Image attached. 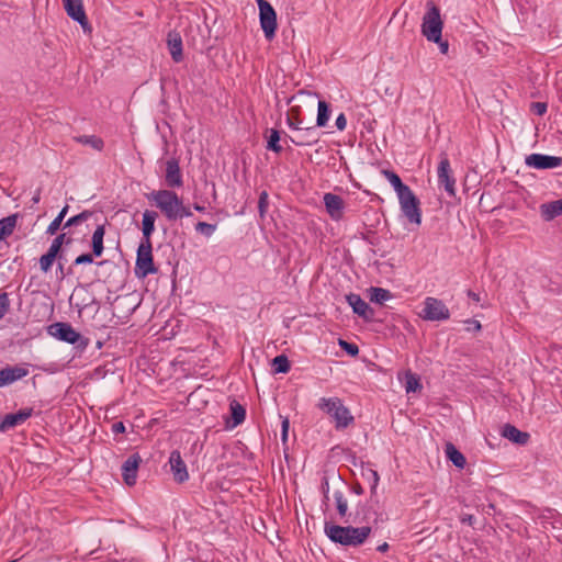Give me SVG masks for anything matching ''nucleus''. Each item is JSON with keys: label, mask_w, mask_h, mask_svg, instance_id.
<instances>
[{"label": "nucleus", "mask_w": 562, "mask_h": 562, "mask_svg": "<svg viewBox=\"0 0 562 562\" xmlns=\"http://www.w3.org/2000/svg\"><path fill=\"white\" fill-rule=\"evenodd\" d=\"M420 316L425 321L440 322L449 319L450 312L441 300L428 296L424 301V307Z\"/></svg>", "instance_id": "7"}, {"label": "nucleus", "mask_w": 562, "mask_h": 562, "mask_svg": "<svg viewBox=\"0 0 562 562\" xmlns=\"http://www.w3.org/2000/svg\"><path fill=\"white\" fill-rule=\"evenodd\" d=\"M445 453L446 457H463V454L451 442L446 443Z\"/></svg>", "instance_id": "46"}, {"label": "nucleus", "mask_w": 562, "mask_h": 562, "mask_svg": "<svg viewBox=\"0 0 562 562\" xmlns=\"http://www.w3.org/2000/svg\"><path fill=\"white\" fill-rule=\"evenodd\" d=\"M381 173L385 177V179L389 180V182L392 184V187L394 188L397 196L400 195H403V193L407 192L411 190V188L406 184H404L401 180V178L398 177V175H396L394 171L392 170H389V169H383L381 171Z\"/></svg>", "instance_id": "27"}, {"label": "nucleus", "mask_w": 562, "mask_h": 562, "mask_svg": "<svg viewBox=\"0 0 562 562\" xmlns=\"http://www.w3.org/2000/svg\"><path fill=\"white\" fill-rule=\"evenodd\" d=\"M93 257H95L93 254H82L75 259L74 265L79 266L92 263Z\"/></svg>", "instance_id": "44"}, {"label": "nucleus", "mask_w": 562, "mask_h": 562, "mask_svg": "<svg viewBox=\"0 0 562 562\" xmlns=\"http://www.w3.org/2000/svg\"><path fill=\"white\" fill-rule=\"evenodd\" d=\"M450 461L459 469H463L467 465V459H450Z\"/></svg>", "instance_id": "54"}, {"label": "nucleus", "mask_w": 562, "mask_h": 562, "mask_svg": "<svg viewBox=\"0 0 562 562\" xmlns=\"http://www.w3.org/2000/svg\"><path fill=\"white\" fill-rule=\"evenodd\" d=\"M10 308L9 294L7 292L0 293V319L4 317Z\"/></svg>", "instance_id": "42"}, {"label": "nucleus", "mask_w": 562, "mask_h": 562, "mask_svg": "<svg viewBox=\"0 0 562 562\" xmlns=\"http://www.w3.org/2000/svg\"><path fill=\"white\" fill-rule=\"evenodd\" d=\"M376 550L382 553L386 552L389 550V543L383 542L382 544L378 546Z\"/></svg>", "instance_id": "58"}, {"label": "nucleus", "mask_w": 562, "mask_h": 562, "mask_svg": "<svg viewBox=\"0 0 562 562\" xmlns=\"http://www.w3.org/2000/svg\"><path fill=\"white\" fill-rule=\"evenodd\" d=\"M259 8L260 26L267 40H272L277 30V13L267 0H257Z\"/></svg>", "instance_id": "6"}, {"label": "nucleus", "mask_w": 562, "mask_h": 562, "mask_svg": "<svg viewBox=\"0 0 562 562\" xmlns=\"http://www.w3.org/2000/svg\"><path fill=\"white\" fill-rule=\"evenodd\" d=\"M68 209H69L68 205L63 207V210L59 212V214L48 225V227L46 229V234L55 235L57 233V231L59 229V227L68 212Z\"/></svg>", "instance_id": "33"}, {"label": "nucleus", "mask_w": 562, "mask_h": 562, "mask_svg": "<svg viewBox=\"0 0 562 562\" xmlns=\"http://www.w3.org/2000/svg\"><path fill=\"white\" fill-rule=\"evenodd\" d=\"M348 304L352 307V311L358 316L366 321H372L374 318L373 308L361 299L359 294L350 293L346 296Z\"/></svg>", "instance_id": "13"}, {"label": "nucleus", "mask_w": 562, "mask_h": 562, "mask_svg": "<svg viewBox=\"0 0 562 562\" xmlns=\"http://www.w3.org/2000/svg\"><path fill=\"white\" fill-rule=\"evenodd\" d=\"M158 214L155 211H148L146 210L143 213V221H142V232H143V238L142 241H150V236L155 231V221L157 218Z\"/></svg>", "instance_id": "22"}, {"label": "nucleus", "mask_w": 562, "mask_h": 562, "mask_svg": "<svg viewBox=\"0 0 562 562\" xmlns=\"http://www.w3.org/2000/svg\"><path fill=\"white\" fill-rule=\"evenodd\" d=\"M67 14L78 22L85 32H91V25L86 15L82 0H63Z\"/></svg>", "instance_id": "10"}, {"label": "nucleus", "mask_w": 562, "mask_h": 562, "mask_svg": "<svg viewBox=\"0 0 562 562\" xmlns=\"http://www.w3.org/2000/svg\"><path fill=\"white\" fill-rule=\"evenodd\" d=\"M371 475H372V479H373V483L371 485V488L374 490L378 485V482H379V475L376 473V471H371Z\"/></svg>", "instance_id": "56"}, {"label": "nucleus", "mask_w": 562, "mask_h": 562, "mask_svg": "<svg viewBox=\"0 0 562 562\" xmlns=\"http://www.w3.org/2000/svg\"><path fill=\"white\" fill-rule=\"evenodd\" d=\"M50 334L68 344H76L80 338V334L67 323H56L52 325Z\"/></svg>", "instance_id": "15"}, {"label": "nucleus", "mask_w": 562, "mask_h": 562, "mask_svg": "<svg viewBox=\"0 0 562 562\" xmlns=\"http://www.w3.org/2000/svg\"><path fill=\"white\" fill-rule=\"evenodd\" d=\"M231 414H232V424L228 425L231 428H234L241 424L246 417L245 408L236 401L231 403Z\"/></svg>", "instance_id": "29"}, {"label": "nucleus", "mask_w": 562, "mask_h": 562, "mask_svg": "<svg viewBox=\"0 0 562 562\" xmlns=\"http://www.w3.org/2000/svg\"><path fill=\"white\" fill-rule=\"evenodd\" d=\"M318 408L334 419L336 429H345L355 420L349 408H347L338 397H322L318 403Z\"/></svg>", "instance_id": "2"}, {"label": "nucleus", "mask_w": 562, "mask_h": 562, "mask_svg": "<svg viewBox=\"0 0 562 562\" xmlns=\"http://www.w3.org/2000/svg\"><path fill=\"white\" fill-rule=\"evenodd\" d=\"M535 108H536V111L539 115H542L546 113L547 111V104L546 103H541V102H537L535 103Z\"/></svg>", "instance_id": "52"}, {"label": "nucleus", "mask_w": 562, "mask_h": 562, "mask_svg": "<svg viewBox=\"0 0 562 562\" xmlns=\"http://www.w3.org/2000/svg\"><path fill=\"white\" fill-rule=\"evenodd\" d=\"M19 214H11L0 220V241L11 236L16 227Z\"/></svg>", "instance_id": "26"}, {"label": "nucleus", "mask_w": 562, "mask_h": 562, "mask_svg": "<svg viewBox=\"0 0 562 562\" xmlns=\"http://www.w3.org/2000/svg\"><path fill=\"white\" fill-rule=\"evenodd\" d=\"M338 344L342 350H345L348 355L352 357L359 353V347L356 344L348 342L344 339H339Z\"/></svg>", "instance_id": "41"}, {"label": "nucleus", "mask_w": 562, "mask_h": 562, "mask_svg": "<svg viewBox=\"0 0 562 562\" xmlns=\"http://www.w3.org/2000/svg\"><path fill=\"white\" fill-rule=\"evenodd\" d=\"M540 213L546 221H551L562 215V199L541 204Z\"/></svg>", "instance_id": "24"}, {"label": "nucleus", "mask_w": 562, "mask_h": 562, "mask_svg": "<svg viewBox=\"0 0 562 562\" xmlns=\"http://www.w3.org/2000/svg\"><path fill=\"white\" fill-rule=\"evenodd\" d=\"M335 125L336 127L339 130V131H344L347 126V119L345 116L344 113H340L337 119H336V122H335Z\"/></svg>", "instance_id": "47"}, {"label": "nucleus", "mask_w": 562, "mask_h": 562, "mask_svg": "<svg viewBox=\"0 0 562 562\" xmlns=\"http://www.w3.org/2000/svg\"><path fill=\"white\" fill-rule=\"evenodd\" d=\"M268 206V193L266 191H262L259 195L258 201V209L261 215H263L267 211Z\"/></svg>", "instance_id": "45"}, {"label": "nucleus", "mask_w": 562, "mask_h": 562, "mask_svg": "<svg viewBox=\"0 0 562 562\" xmlns=\"http://www.w3.org/2000/svg\"><path fill=\"white\" fill-rule=\"evenodd\" d=\"M467 294L474 302H476V303L480 302V295L477 293L473 292L472 290H468Z\"/></svg>", "instance_id": "55"}, {"label": "nucleus", "mask_w": 562, "mask_h": 562, "mask_svg": "<svg viewBox=\"0 0 562 562\" xmlns=\"http://www.w3.org/2000/svg\"><path fill=\"white\" fill-rule=\"evenodd\" d=\"M194 210L198 211V212H204L205 207L200 205V204H194Z\"/></svg>", "instance_id": "59"}, {"label": "nucleus", "mask_w": 562, "mask_h": 562, "mask_svg": "<svg viewBox=\"0 0 562 562\" xmlns=\"http://www.w3.org/2000/svg\"><path fill=\"white\" fill-rule=\"evenodd\" d=\"M296 132H297L296 136L289 137L290 140L296 146H301V147L313 146L319 140L318 135L316 134L315 127H313V126L303 127V131H296Z\"/></svg>", "instance_id": "18"}, {"label": "nucleus", "mask_w": 562, "mask_h": 562, "mask_svg": "<svg viewBox=\"0 0 562 562\" xmlns=\"http://www.w3.org/2000/svg\"><path fill=\"white\" fill-rule=\"evenodd\" d=\"M525 164L535 169H554L562 166V158L543 154H531L526 157Z\"/></svg>", "instance_id": "11"}, {"label": "nucleus", "mask_w": 562, "mask_h": 562, "mask_svg": "<svg viewBox=\"0 0 562 562\" xmlns=\"http://www.w3.org/2000/svg\"><path fill=\"white\" fill-rule=\"evenodd\" d=\"M40 201H41V189H37V190L35 191V194H34V195H33V198H32V202H33L34 204H37Z\"/></svg>", "instance_id": "57"}, {"label": "nucleus", "mask_w": 562, "mask_h": 562, "mask_svg": "<svg viewBox=\"0 0 562 562\" xmlns=\"http://www.w3.org/2000/svg\"><path fill=\"white\" fill-rule=\"evenodd\" d=\"M195 231L200 234L205 235L206 237H210L214 234L216 231L215 224H209L206 222H198L195 225Z\"/></svg>", "instance_id": "40"}, {"label": "nucleus", "mask_w": 562, "mask_h": 562, "mask_svg": "<svg viewBox=\"0 0 562 562\" xmlns=\"http://www.w3.org/2000/svg\"><path fill=\"white\" fill-rule=\"evenodd\" d=\"M323 199L329 216L335 221H339L344 215L345 203L342 198L334 193H325Z\"/></svg>", "instance_id": "14"}, {"label": "nucleus", "mask_w": 562, "mask_h": 562, "mask_svg": "<svg viewBox=\"0 0 562 562\" xmlns=\"http://www.w3.org/2000/svg\"><path fill=\"white\" fill-rule=\"evenodd\" d=\"M170 457H171V458L180 457V452H179L178 450H173V451L170 453Z\"/></svg>", "instance_id": "61"}, {"label": "nucleus", "mask_w": 562, "mask_h": 562, "mask_svg": "<svg viewBox=\"0 0 562 562\" xmlns=\"http://www.w3.org/2000/svg\"><path fill=\"white\" fill-rule=\"evenodd\" d=\"M178 213H179L178 220H181L183 217L192 216L191 210L183 204V201L181 202V204L179 206V212Z\"/></svg>", "instance_id": "48"}, {"label": "nucleus", "mask_w": 562, "mask_h": 562, "mask_svg": "<svg viewBox=\"0 0 562 562\" xmlns=\"http://www.w3.org/2000/svg\"><path fill=\"white\" fill-rule=\"evenodd\" d=\"M370 301L376 304H383L384 302L393 297L392 293L383 288H370L369 289Z\"/></svg>", "instance_id": "28"}, {"label": "nucleus", "mask_w": 562, "mask_h": 562, "mask_svg": "<svg viewBox=\"0 0 562 562\" xmlns=\"http://www.w3.org/2000/svg\"><path fill=\"white\" fill-rule=\"evenodd\" d=\"M474 521H475V518L473 515L467 514L461 517V522H463V524H468V525L472 526L474 524Z\"/></svg>", "instance_id": "53"}, {"label": "nucleus", "mask_w": 562, "mask_h": 562, "mask_svg": "<svg viewBox=\"0 0 562 562\" xmlns=\"http://www.w3.org/2000/svg\"><path fill=\"white\" fill-rule=\"evenodd\" d=\"M325 533L333 542L347 547H358L368 539L371 533V528L368 526L342 527L326 524Z\"/></svg>", "instance_id": "1"}, {"label": "nucleus", "mask_w": 562, "mask_h": 562, "mask_svg": "<svg viewBox=\"0 0 562 562\" xmlns=\"http://www.w3.org/2000/svg\"><path fill=\"white\" fill-rule=\"evenodd\" d=\"M111 430L114 435L123 434L125 431V425L123 422H116L112 425Z\"/></svg>", "instance_id": "49"}, {"label": "nucleus", "mask_w": 562, "mask_h": 562, "mask_svg": "<svg viewBox=\"0 0 562 562\" xmlns=\"http://www.w3.org/2000/svg\"><path fill=\"white\" fill-rule=\"evenodd\" d=\"M291 112H292V114H289L288 117H286L288 126L292 131H303V127L301 126L302 125V120L299 116L300 108L299 106L297 108H292Z\"/></svg>", "instance_id": "35"}, {"label": "nucleus", "mask_w": 562, "mask_h": 562, "mask_svg": "<svg viewBox=\"0 0 562 562\" xmlns=\"http://www.w3.org/2000/svg\"><path fill=\"white\" fill-rule=\"evenodd\" d=\"M150 199L168 221L178 220L182 199L175 191L168 189L153 191Z\"/></svg>", "instance_id": "4"}, {"label": "nucleus", "mask_w": 562, "mask_h": 562, "mask_svg": "<svg viewBox=\"0 0 562 562\" xmlns=\"http://www.w3.org/2000/svg\"><path fill=\"white\" fill-rule=\"evenodd\" d=\"M472 323H473V327H475L476 330L481 329V324L479 321H472Z\"/></svg>", "instance_id": "60"}, {"label": "nucleus", "mask_w": 562, "mask_h": 562, "mask_svg": "<svg viewBox=\"0 0 562 562\" xmlns=\"http://www.w3.org/2000/svg\"><path fill=\"white\" fill-rule=\"evenodd\" d=\"M334 498L336 502V508L340 517H345L348 512V502L344 493L339 490L334 492Z\"/></svg>", "instance_id": "36"}, {"label": "nucleus", "mask_w": 562, "mask_h": 562, "mask_svg": "<svg viewBox=\"0 0 562 562\" xmlns=\"http://www.w3.org/2000/svg\"><path fill=\"white\" fill-rule=\"evenodd\" d=\"M91 215H92V212L83 211V212L70 217L69 220H67V222L64 225V228L78 225L81 222L87 221Z\"/></svg>", "instance_id": "39"}, {"label": "nucleus", "mask_w": 562, "mask_h": 562, "mask_svg": "<svg viewBox=\"0 0 562 562\" xmlns=\"http://www.w3.org/2000/svg\"><path fill=\"white\" fill-rule=\"evenodd\" d=\"M33 414V408H23L16 413L8 414L3 417L0 423V430L7 431L9 429L14 428L18 425L23 424L27 418H30Z\"/></svg>", "instance_id": "16"}, {"label": "nucleus", "mask_w": 562, "mask_h": 562, "mask_svg": "<svg viewBox=\"0 0 562 562\" xmlns=\"http://www.w3.org/2000/svg\"><path fill=\"white\" fill-rule=\"evenodd\" d=\"M105 235V225L100 224L97 226L92 234L91 238V246H92V254L95 257H100L103 254L104 245H103V238Z\"/></svg>", "instance_id": "25"}, {"label": "nucleus", "mask_w": 562, "mask_h": 562, "mask_svg": "<svg viewBox=\"0 0 562 562\" xmlns=\"http://www.w3.org/2000/svg\"><path fill=\"white\" fill-rule=\"evenodd\" d=\"M436 44H438V47H439V50L441 54H448L449 52V43L448 41H443L442 40V35L440 36V41L439 42H435Z\"/></svg>", "instance_id": "50"}, {"label": "nucleus", "mask_w": 562, "mask_h": 562, "mask_svg": "<svg viewBox=\"0 0 562 562\" xmlns=\"http://www.w3.org/2000/svg\"><path fill=\"white\" fill-rule=\"evenodd\" d=\"M29 374L23 367H7L0 370V387L9 385Z\"/></svg>", "instance_id": "19"}, {"label": "nucleus", "mask_w": 562, "mask_h": 562, "mask_svg": "<svg viewBox=\"0 0 562 562\" xmlns=\"http://www.w3.org/2000/svg\"><path fill=\"white\" fill-rule=\"evenodd\" d=\"M329 116H330L329 104L324 100L318 101L316 125L319 127L325 126L329 120Z\"/></svg>", "instance_id": "31"}, {"label": "nucleus", "mask_w": 562, "mask_h": 562, "mask_svg": "<svg viewBox=\"0 0 562 562\" xmlns=\"http://www.w3.org/2000/svg\"><path fill=\"white\" fill-rule=\"evenodd\" d=\"M272 363L276 373H286L290 370V361L284 355L277 356Z\"/></svg>", "instance_id": "37"}, {"label": "nucleus", "mask_w": 562, "mask_h": 562, "mask_svg": "<svg viewBox=\"0 0 562 562\" xmlns=\"http://www.w3.org/2000/svg\"><path fill=\"white\" fill-rule=\"evenodd\" d=\"M140 461L142 459H126L122 464V476L126 485H135Z\"/></svg>", "instance_id": "20"}, {"label": "nucleus", "mask_w": 562, "mask_h": 562, "mask_svg": "<svg viewBox=\"0 0 562 562\" xmlns=\"http://www.w3.org/2000/svg\"><path fill=\"white\" fill-rule=\"evenodd\" d=\"M401 205V211L408 220V222L420 225L422 223V212L419 207V200L414 194L412 190L403 193V195L397 196Z\"/></svg>", "instance_id": "8"}, {"label": "nucleus", "mask_w": 562, "mask_h": 562, "mask_svg": "<svg viewBox=\"0 0 562 562\" xmlns=\"http://www.w3.org/2000/svg\"><path fill=\"white\" fill-rule=\"evenodd\" d=\"M451 166L450 161L448 159V156L446 154L440 155V161L438 165L437 176H438V183L440 186L445 187L446 192L450 196L456 195V180L452 177Z\"/></svg>", "instance_id": "9"}, {"label": "nucleus", "mask_w": 562, "mask_h": 562, "mask_svg": "<svg viewBox=\"0 0 562 562\" xmlns=\"http://www.w3.org/2000/svg\"><path fill=\"white\" fill-rule=\"evenodd\" d=\"M288 430H289V419L285 418L282 420V439L285 441L288 437Z\"/></svg>", "instance_id": "51"}, {"label": "nucleus", "mask_w": 562, "mask_h": 562, "mask_svg": "<svg viewBox=\"0 0 562 562\" xmlns=\"http://www.w3.org/2000/svg\"><path fill=\"white\" fill-rule=\"evenodd\" d=\"M165 183L168 188H181L183 186L182 172L176 158L166 161Z\"/></svg>", "instance_id": "12"}, {"label": "nucleus", "mask_w": 562, "mask_h": 562, "mask_svg": "<svg viewBox=\"0 0 562 562\" xmlns=\"http://www.w3.org/2000/svg\"><path fill=\"white\" fill-rule=\"evenodd\" d=\"M426 9L420 25L422 34L429 42H439L443 29L440 9L432 1L426 3Z\"/></svg>", "instance_id": "3"}, {"label": "nucleus", "mask_w": 562, "mask_h": 562, "mask_svg": "<svg viewBox=\"0 0 562 562\" xmlns=\"http://www.w3.org/2000/svg\"><path fill=\"white\" fill-rule=\"evenodd\" d=\"M422 389V384L416 374L407 372L405 376V390L407 393L417 392Z\"/></svg>", "instance_id": "38"}, {"label": "nucleus", "mask_w": 562, "mask_h": 562, "mask_svg": "<svg viewBox=\"0 0 562 562\" xmlns=\"http://www.w3.org/2000/svg\"><path fill=\"white\" fill-rule=\"evenodd\" d=\"M502 435L509 441L518 445H526L530 438L528 432L521 431L510 424L504 425Z\"/></svg>", "instance_id": "21"}, {"label": "nucleus", "mask_w": 562, "mask_h": 562, "mask_svg": "<svg viewBox=\"0 0 562 562\" xmlns=\"http://www.w3.org/2000/svg\"><path fill=\"white\" fill-rule=\"evenodd\" d=\"M75 140L79 144L91 146L93 149L99 151H101L104 146L102 138L95 135L76 136Z\"/></svg>", "instance_id": "30"}, {"label": "nucleus", "mask_w": 562, "mask_h": 562, "mask_svg": "<svg viewBox=\"0 0 562 562\" xmlns=\"http://www.w3.org/2000/svg\"><path fill=\"white\" fill-rule=\"evenodd\" d=\"M65 237L66 235L65 234H60L58 235L50 244L49 246V249L53 250L54 252H56L57 255L59 254L60 249H61V246L64 244V240H65Z\"/></svg>", "instance_id": "43"}, {"label": "nucleus", "mask_w": 562, "mask_h": 562, "mask_svg": "<svg viewBox=\"0 0 562 562\" xmlns=\"http://www.w3.org/2000/svg\"><path fill=\"white\" fill-rule=\"evenodd\" d=\"M57 254L48 248L47 252L40 258V268L43 272L47 273L57 258Z\"/></svg>", "instance_id": "34"}, {"label": "nucleus", "mask_w": 562, "mask_h": 562, "mask_svg": "<svg viewBox=\"0 0 562 562\" xmlns=\"http://www.w3.org/2000/svg\"><path fill=\"white\" fill-rule=\"evenodd\" d=\"M157 272L154 265L151 243L140 241L135 262V274L138 278H145L148 274Z\"/></svg>", "instance_id": "5"}, {"label": "nucleus", "mask_w": 562, "mask_h": 562, "mask_svg": "<svg viewBox=\"0 0 562 562\" xmlns=\"http://www.w3.org/2000/svg\"><path fill=\"white\" fill-rule=\"evenodd\" d=\"M269 136H268V140H267V146L266 148L268 150H271V151H274L277 154H280L283 148L282 146L279 144L280 142V133L278 130H274V128H271L269 131Z\"/></svg>", "instance_id": "32"}, {"label": "nucleus", "mask_w": 562, "mask_h": 562, "mask_svg": "<svg viewBox=\"0 0 562 562\" xmlns=\"http://www.w3.org/2000/svg\"><path fill=\"white\" fill-rule=\"evenodd\" d=\"M167 46L172 60L175 63H180L183 59V45L181 35L178 32L171 31L168 33Z\"/></svg>", "instance_id": "17"}, {"label": "nucleus", "mask_w": 562, "mask_h": 562, "mask_svg": "<svg viewBox=\"0 0 562 562\" xmlns=\"http://www.w3.org/2000/svg\"><path fill=\"white\" fill-rule=\"evenodd\" d=\"M169 464L173 480L177 483H183L189 480L188 468L183 459H169Z\"/></svg>", "instance_id": "23"}]
</instances>
